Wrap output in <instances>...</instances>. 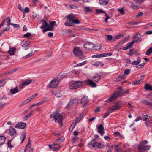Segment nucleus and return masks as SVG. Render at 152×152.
<instances>
[{
    "instance_id": "obj_1",
    "label": "nucleus",
    "mask_w": 152,
    "mask_h": 152,
    "mask_svg": "<svg viewBox=\"0 0 152 152\" xmlns=\"http://www.w3.org/2000/svg\"><path fill=\"white\" fill-rule=\"evenodd\" d=\"M51 118H54L55 122H58V124L61 126L62 124V116L57 112H55L50 115Z\"/></svg>"
},
{
    "instance_id": "obj_2",
    "label": "nucleus",
    "mask_w": 152,
    "mask_h": 152,
    "mask_svg": "<svg viewBox=\"0 0 152 152\" xmlns=\"http://www.w3.org/2000/svg\"><path fill=\"white\" fill-rule=\"evenodd\" d=\"M121 34L113 36L110 35H105L106 37L105 40L108 42H113L115 41L117 39L119 38V37L121 36Z\"/></svg>"
},
{
    "instance_id": "obj_3",
    "label": "nucleus",
    "mask_w": 152,
    "mask_h": 152,
    "mask_svg": "<svg viewBox=\"0 0 152 152\" xmlns=\"http://www.w3.org/2000/svg\"><path fill=\"white\" fill-rule=\"evenodd\" d=\"M83 85L82 81H76L70 85V88L72 89H76L80 87Z\"/></svg>"
},
{
    "instance_id": "obj_4",
    "label": "nucleus",
    "mask_w": 152,
    "mask_h": 152,
    "mask_svg": "<svg viewBox=\"0 0 152 152\" xmlns=\"http://www.w3.org/2000/svg\"><path fill=\"white\" fill-rule=\"evenodd\" d=\"M73 52L76 56L79 57L80 59L82 58L81 56H83V53L79 47H76L73 50Z\"/></svg>"
},
{
    "instance_id": "obj_5",
    "label": "nucleus",
    "mask_w": 152,
    "mask_h": 152,
    "mask_svg": "<svg viewBox=\"0 0 152 152\" xmlns=\"http://www.w3.org/2000/svg\"><path fill=\"white\" fill-rule=\"evenodd\" d=\"M149 148V146L145 145L141 142L138 145V149L140 152H144L146 150H148Z\"/></svg>"
},
{
    "instance_id": "obj_6",
    "label": "nucleus",
    "mask_w": 152,
    "mask_h": 152,
    "mask_svg": "<svg viewBox=\"0 0 152 152\" xmlns=\"http://www.w3.org/2000/svg\"><path fill=\"white\" fill-rule=\"evenodd\" d=\"M58 78H54L51 81L48 85L49 87L51 88H55L57 87L59 83Z\"/></svg>"
},
{
    "instance_id": "obj_7",
    "label": "nucleus",
    "mask_w": 152,
    "mask_h": 152,
    "mask_svg": "<svg viewBox=\"0 0 152 152\" xmlns=\"http://www.w3.org/2000/svg\"><path fill=\"white\" fill-rule=\"evenodd\" d=\"M75 73L76 74H77V72L75 71H71L67 74L65 73H60L58 77V78L61 79L63 78L67 77L68 76L72 75L73 74H74Z\"/></svg>"
},
{
    "instance_id": "obj_8",
    "label": "nucleus",
    "mask_w": 152,
    "mask_h": 152,
    "mask_svg": "<svg viewBox=\"0 0 152 152\" xmlns=\"http://www.w3.org/2000/svg\"><path fill=\"white\" fill-rule=\"evenodd\" d=\"M121 93V92L120 91L115 92L107 100L109 102H111L116 99L120 95Z\"/></svg>"
},
{
    "instance_id": "obj_9",
    "label": "nucleus",
    "mask_w": 152,
    "mask_h": 152,
    "mask_svg": "<svg viewBox=\"0 0 152 152\" xmlns=\"http://www.w3.org/2000/svg\"><path fill=\"white\" fill-rule=\"evenodd\" d=\"M84 48L87 50H90L94 48V44L91 42H87L84 45Z\"/></svg>"
},
{
    "instance_id": "obj_10",
    "label": "nucleus",
    "mask_w": 152,
    "mask_h": 152,
    "mask_svg": "<svg viewBox=\"0 0 152 152\" xmlns=\"http://www.w3.org/2000/svg\"><path fill=\"white\" fill-rule=\"evenodd\" d=\"M89 100L88 98V96H84L81 99L80 103L81 104L84 103L82 107L84 108L86 107L87 104L89 102Z\"/></svg>"
},
{
    "instance_id": "obj_11",
    "label": "nucleus",
    "mask_w": 152,
    "mask_h": 152,
    "mask_svg": "<svg viewBox=\"0 0 152 152\" xmlns=\"http://www.w3.org/2000/svg\"><path fill=\"white\" fill-rule=\"evenodd\" d=\"M32 82L31 79H27L24 82L20 84V88L21 89H23L25 86L30 84Z\"/></svg>"
},
{
    "instance_id": "obj_12",
    "label": "nucleus",
    "mask_w": 152,
    "mask_h": 152,
    "mask_svg": "<svg viewBox=\"0 0 152 152\" xmlns=\"http://www.w3.org/2000/svg\"><path fill=\"white\" fill-rule=\"evenodd\" d=\"M120 107V104L118 103H116L112 107L109 108V110H111V112H113L119 109Z\"/></svg>"
},
{
    "instance_id": "obj_13",
    "label": "nucleus",
    "mask_w": 152,
    "mask_h": 152,
    "mask_svg": "<svg viewBox=\"0 0 152 152\" xmlns=\"http://www.w3.org/2000/svg\"><path fill=\"white\" fill-rule=\"evenodd\" d=\"M97 143H98V142L96 141V140L93 139L88 143V146L90 147L92 145L93 148H97L98 144Z\"/></svg>"
},
{
    "instance_id": "obj_14",
    "label": "nucleus",
    "mask_w": 152,
    "mask_h": 152,
    "mask_svg": "<svg viewBox=\"0 0 152 152\" xmlns=\"http://www.w3.org/2000/svg\"><path fill=\"white\" fill-rule=\"evenodd\" d=\"M104 129L103 126L102 124H100L98 126L97 128L98 132L101 135L103 136L104 133Z\"/></svg>"
},
{
    "instance_id": "obj_15",
    "label": "nucleus",
    "mask_w": 152,
    "mask_h": 152,
    "mask_svg": "<svg viewBox=\"0 0 152 152\" xmlns=\"http://www.w3.org/2000/svg\"><path fill=\"white\" fill-rule=\"evenodd\" d=\"M26 126V123L23 122H19L15 126V127L18 128L23 129Z\"/></svg>"
},
{
    "instance_id": "obj_16",
    "label": "nucleus",
    "mask_w": 152,
    "mask_h": 152,
    "mask_svg": "<svg viewBox=\"0 0 152 152\" xmlns=\"http://www.w3.org/2000/svg\"><path fill=\"white\" fill-rule=\"evenodd\" d=\"M41 21L42 24L40 27V28L43 29L48 27L49 25L48 24L47 21L45 20H42Z\"/></svg>"
},
{
    "instance_id": "obj_17",
    "label": "nucleus",
    "mask_w": 152,
    "mask_h": 152,
    "mask_svg": "<svg viewBox=\"0 0 152 152\" xmlns=\"http://www.w3.org/2000/svg\"><path fill=\"white\" fill-rule=\"evenodd\" d=\"M86 80L87 83L91 87L93 88L96 87V84L92 80L89 79H87Z\"/></svg>"
},
{
    "instance_id": "obj_18",
    "label": "nucleus",
    "mask_w": 152,
    "mask_h": 152,
    "mask_svg": "<svg viewBox=\"0 0 152 152\" xmlns=\"http://www.w3.org/2000/svg\"><path fill=\"white\" fill-rule=\"evenodd\" d=\"M16 134V131L15 129L12 127H11L9 130V134L11 136H15Z\"/></svg>"
},
{
    "instance_id": "obj_19",
    "label": "nucleus",
    "mask_w": 152,
    "mask_h": 152,
    "mask_svg": "<svg viewBox=\"0 0 152 152\" xmlns=\"http://www.w3.org/2000/svg\"><path fill=\"white\" fill-rule=\"evenodd\" d=\"M133 39L136 42H140L142 41V38L140 37V35L138 34H136L133 37Z\"/></svg>"
},
{
    "instance_id": "obj_20",
    "label": "nucleus",
    "mask_w": 152,
    "mask_h": 152,
    "mask_svg": "<svg viewBox=\"0 0 152 152\" xmlns=\"http://www.w3.org/2000/svg\"><path fill=\"white\" fill-rule=\"evenodd\" d=\"M92 64L97 67H102L103 66V64L101 62L97 61L92 63Z\"/></svg>"
},
{
    "instance_id": "obj_21",
    "label": "nucleus",
    "mask_w": 152,
    "mask_h": 152,
    "mask_svg": "<svg viewBox=\"0 0 152 152\" xmlns=\"http://www.w3.org/2000/svg\"><path fill=\"white\" fill-rule=\"evenodd\" d=\"M84 12L86 13H91L92 12V10L91 7L84 6Z\"/></svg>"
},
{
    "instance_id": "obj_22",
    "label": "nucleus",
    "mask_w": 152,
    "mask_h": 152,
    "mask_svg": "<svg viewBox=\"0 0 152 152\" xmlns=\"http://www.w3.org/2000/svg\"><path fill=\"white\" fill-rule=\"evenodd\" d=\"M140 102L142 103L147 104L152 108V102H150L148 100L145 99L142 100Z\"/></svg>"
},
{
    "instance_id": "obj_23",
    "label": "nucleus",
    "mask_w": 152,
    "mask_h": 152,
    "mask_svg": "<svg viewBox=\"0 0 152 152\" xmlns=\"http://www.w3.org/2000/svg\"><path fill=\"white\" fill-rule=\"evenodd\" d=\"M66 18L69 20L71 22L72 21L73 19H75V17L74 15L72 14H71L67 16Z\"/></svg>"
},
{
    "instance_id": "obj_24",
    "label": "nucleus",
    "mask_w": 152,
    "mask_h": 152,
    "mask_svg": "<svg viewBox=\"0 0 152 152\" xmlns=\"http://www.w3.org/2000/svg\"><path fill=\"white\" fill-rule=\"evenodd\" d=\"M101 77L100 75L98 74H96L93 77V79L94 81H98L101 78Z\"/></svg>"
},
{
    "instance_id": "obj_25",
    "label": "nucleus",
    "mask_w": 152,
    "mask_h": 152,
    "mask_svg": "<svg viewBox=\"0 0 152 152\" xmlns=\"http://www.w3.org/2000/svg\"><path fill=\"white\" fill-rule=\"evenodd\" d=\"M137 60L132 62V64L133 65H138L140 63L141 58L140 57H138L137 58Z\"/></svg>"
},
{
    "instance_id": "obj_26",
    "label": "nucleus",
    "mask_w": 152,
    "mask_h": 152,
    "mask_svg": "<svg viewBox=\"0 0 152 152\" xmlns=\"http://www.w3.org/2000/svg\"><path fill=\"white\" fill-rule=\"evenodd\" d=\"M15 48H10L8 51V53L10 55H13L15 54Z\"/></svg>"
},
{
    "instance_id": "obj_27",
    "label": "nucleus",
    "mask_w": 152,
    "mask_h": 152,
    "mask_svg": "<svg viewBox=\"0 0 152 152\" xmlns=\"http://www.w3.org/2000/svg\"><path fill=\"white\" fill-rule=\"evenodd\" d=\"M10 91L11 94H14L16 93L19 92V91L17 87H16L14 88L11 89L10 90Z\"/></svg>"
},
{
    "instance_id": "obj_28",
    "label": "nucleus",
    "mask_w": 152,
    "mask_h": 152,
    "mask_svg": "<svg viewBox=\"0 0 152 152\" xmlns=\"http://www.w3.org/2000/svg\"><path fill=\"white\" fill-rule=\"evenodd\" d=\"M56 22L55 21H49L50 25L49 26L52 29V30L53 29V27L56 25Z\"/></svg>"
},
{
    "instance_id": "obj_29",
    "label": "nucleus",
    "mask_w": 152,
    "mask_h": 152,
    "mask_svg": "<svg viewBox=\"0 0 152 152\" xmlns=\"http://www.w3.org/2000/svg\"><path fill=\"white\" fill-rule=\"evenodd\" d=\"M6 140L5 137L4 136H0V146L2 145Z\"/></svg>"
},
{
    "instance_id": "obj_30",
    "label": "nucleus",
    "mask_w": 152,
    "mask_h": 152,
    "mask_svg": "<svg viewBox=\"0 0 152 152\" xmlns=\"http://www.w3.org/2000/svg\"><path fill=\"white\" fill-rule=\"evenodd\" d=\"M53 94L57 97H60L62 96V94L60 93V91H55L53 92Z\"/></svg>"
},
{
    "instance_id": "obj_31",
    "label": "nucleus",
    "mask_w": 152,
    "mask_h": 152,
    "mask_svg": "<svg viewBox=\"0 0 152 152\" xmlns=\"http://www.w3.org/2000/svg\"><path fill=\"white\" fill-rule=\"evenodd\" d=\"M144 89L147 90L152 91V86H150L147 83L145 85Z\"/></svg>"
},
{
    "instance_id": "obj_32",
    "label": "nucleus",
    "mask_w": 152,
    "mask_h": 152,
    "mask_svg": "<svg viewBox=\"0 0 152 152\" xmlns=\"http://www.w3.org/2000/svg\"><path fill=\"white\" fill-rule=\"evenodd\" d=\"M83 117V115H81L78 117L75 120V124H77L81 120Z\"/></svg>"
},
{
    "instance_id": "obj_33",
    "label": "nucleus",
    "mask_w": 152,
    "mask_h": 152,
    "mask_svg": "<svg viewBox=\"0 0 152 152\" xmlns=\"http://www.w3.org/2000/svg\"><path fill=\"white\" fill-rule=\"evenodd\" d=\"M26 137V133L24 132L21 136L20 137V140H22L21 143H22L25 140Z\"/></svg>"
},
{
    "instance_id": "obj_34",
    "label": "nucleus",
    "mask_w": 152,
    "mask_h": 152,
    "mask_svg": "<svg viewBox=\"0 0 152 152\" xmlns=\"http://www.w3.org/2000/svg\"><path fill=\"white\" fill-rule=\"evenodd\" d=\"M112 112H111V110H109V108L108 109L106 113L105 114V115L103 116V118H105L108 117L109 114Z\"/></svg>"
},
{
    "instance_id": "obj_35",
    "label": "nucleus",
    "mask_w": 152,
    "mask_h": 152,
    "mask_svg": "<svg viewBox=\"0 0 152 152\" xmlns=\"http://www.w3.org/2000/svg\"><path fill=\"white\" fill-rule=\"evenodd\" d=\"M99 3L101 5H106L108 4L107 1H103L102 0H99Z\"/></svg>"
},
{
    "instance_id": "obj_36",
    "label": "nucleus",
    "mask_w": 152,
    "mask_h": 152,
    "mask_svg": "<svg viewBox=\"0 0 152 152\" xmlns=\"http://www.w3.org/2000/svg\"><path fill=\"white\" fill-rule=\"evenodd\" d=\"M30 100H29L28 98L23 102L20 104L21 106H23L25 105H26L28 103L30 102Z\"/></svg>"
},
{
    "instance_id": "obj_37",
    "label": "nucleus",
    "mask_w": 152,
    "mask_h": 152,
    "mask_svg": "<svg viewBox=\"0 0 152 152\" xmlns=\"http://www.w3.org/2000/svg\"><path fill=\"white\" fill-rule=\"evenodd\" d=\"M129 52L130 53H129L128 54L130 56H131L132 55L136 53V50L135 49H130L129 50Z\"/></svg>"
},
{
    "instance_id": "obj_38",
    "label": "nucleus",
    "mask_w": 152,
    "mask_h": 152,
    "mask_svg": "<svg viewBox=\"0 0 152 152\" xmlns=\"http://www.w3.org/2000/svg\"><path fill=\"white\" fill-rule=\"evenodd\" d=\"M33 55V51H32L31 53L28 54L23 57L25 59H26L27 58L30 57L32 55Z\"/></svg>"
},
{
    "instance_id": "obj_39",
    "label": "nucleus",
    "mask_w": 152,
    "mask_h": 152,
    "mask_svg": "<svg viewBox=\"0 0 152 152\" xmlns=\"http://www.w3.org/2000/svg\"><path fill=\"white\" fill-rule=\"evenodd\" d=\"M152 52V47L148 49L146 52V54L149 56Z\"/></svg>"
},
{
    "instance_id": "obj_40",
    "label": "nucleus",
    "mask_w": 152,
    "mask_h": 152,
    "mask_svg": "<svg viewBox=\"0 0 152 152\" xmlns=\"http://www.w3.org/2000/svg\"><path fill=\"white\" fill-rule=\"evenodd\" d=\"M65 25L67 26H72V23L69 20L66 21L65 23Z\"/></svg>"
},
{
    "instance_id": "obj_41",
    "label": "nucleus",
    "mask_w": 152,
    "mask_h": 152,
    "mask_svg": "<svg viewBox=\"0 0 152 152\" xmlns=\"http://www.w3.org/2000/svg\"><path fill=\"white\" fill-rule=\"evenodd\" d=\"M135 43V41H134V40H133L131 42H129L126 45H127L128 46L130 47V48H131L132 47L133 44Z\"/></svg>"
},
{
    "instance_id": "obj_42",
    "label": "nucleus",
    "mask_w": 152,
    "mask_h": 152,
    "mask_svg": "<svg viewBox=\"0 0 152 152\" xmlns=\"http://www.w3.org/2000/svg\"><path fill=\"white\" fill-rule=\"evenodd\" d=\"M62 146L61 145H59L57 147H55L53 148V150L54 151H58L61 148Z\"/></svg>"
},
{
    "instance_id": "obj_43",
    "label": "nucleus",
    "mask_w": 152,
    "mask_h": 152,
    "mask_svg": "<svg viewBox=\"0 0 152 152\" xmlns=\"http://www.w3.org/2000/svg\"><path fill=\"white\" fill-rule=\"evenodd\" d=\"M5 80L4 79H2L0 80V87L3 86L5 84L4 81Z\"/></svg>"
},
{
    "instance_id": "obj_44",
    "label": "nucleus",
    "mask_w": 152,
    "mask_h": 152,
    "mask_svg": "<svg viewBox=\"0 0 152 152\" xmlns=\"http://www.w3.org/2000/svg\"><path fill=\"white\" fill-rule=\"evenodd\" d=\"M47 28H44V29L43 31V33H45V32L48 31H52V29L50 28L49 26L48 27H47Z\"/></svg>"
},
{
    "instance_id": "obj_45",
    "label": "nucleus",
    "mask_w": 152,
    "mask_h": 152,
    "mask_svg": "<svg viewBox=\"0 0 152 152\" xmlns=\"http://www.w3.org/2000/svg\"><path fill=\"white\" fill-rule=\"evenodd\" d=\"M101 48V47L100 45H94V48H93V49L95 50H99Z\"/></svg>"
},
{
    "instance_id": "obj_46",
    "label": "nucleus",
    "mask_w": 152,
    "mask_h": 152,
    "mask_svg": "<svg viewBox=\"0 0 152 152\" xmlns=\"http://www.w3.org/2000/svg\"><path fill=\"white\" fill-rule=\"evenodd\" d=\"M118 10L121 14L123 15L124 14V11L123 8H122L121 9H118Z\"/></svg>"
},
{
    "instance_id": "obj_47",
    "label": "nucleus",
    "mask_w": 152,
    "mask_h": 152,
    "mask_svg": "<svg viewBox=\"0 0 152 152\" xmlns=\"http://www.w3.org/2000/svg\"><path fill=\"white\" fill-rule=\"evenodd\" d=\"M6 20L7 23H8V24L7 25V26H9L10 25H11V24H10L12 23H10L11 20L10 19V18L9 17H7Z\"/></svg>"
},
{
    "instance_id": "obj_48",
    "label": "nucleus",
    "mask_w": 152,
    "mask_h": 152,
    "mask_svg": "<svg viewBox=\"0 0 152 152\" xmlns=\"http://www.w3.org/2000/svg\"><path fill=\"white\" fill-rule=\"evenodd\" d=\"M32 113H31L30 114L28 115H26L24 117H23V120H26L28 118H29L31 115H32Z\"/></svg>"
},
{
    "instance_id": "obj_49",
    "label": "nucleus",
    "mask_w": 152,
    "mask_h": 152,
    "mask_svg": "<svg viewBox=\"0 0 152 152\" xmlns=\"http://www.w3.org/2000/svg\"><path fill=\"white\" fill-rule=\"evenodd\" d=\"M31 35L30 33L27 32L26 34L24 35L23 37L24 38H27L30 37Z\"/></svg>"
},
{
    "instance_id": "obj_50",
    "label": "nucleus",
    "mask_w": 152,
    "mask_h": 152,
    "mask_svg": "<svg viewBox=\"0 0 152 152\" xmlns=\"http://www.w3.org/2000/svg\"><path fill=\"white\" fill-rule=\"evenodd\" d=\"M78 102L79 101L76 99H75L71 101V102L72 103V104L78 103Z\"/></svg>"
},
{
    "instance_id": "obj_51",
    "label": "nucleus",
    "mask_w": 152,
    "mask_h": 152,
    "mask_svg": "<svg viewBox=\"0 0 152 152\" xmlns=\"http://www.w3.org/2000/svg\"><path fill=\"white\" fill-rule=\"evenodd\" d=\"M97 143L98 144L97 148L99 149H101L104 147V145H102L100 142H98V143Z\"/></svg>"
},
{
    "instance_id": "obj_52",
    "label": "nucleus",
    "mask_w": 152,
    "mask_h": 152,
    "mask_svg": "<svg viewBox=\"0 0 152 152\" xmlns=\"http://www.w3.org/2000/svg\"><path fill=\"white\" fill-rule=\"evenodd\" d=\"M10 28L9 26H7L5 27L3 30H1L2 31V32H4L8 31L10 30Z\"/></svg>"
},
{
    "instance_id": "obj_53",
    "label": "nucleus",
    "mask_w": 152,
    "mask_h": 152,
    "mask_svg": "<svg viewBox=\"0 0 152 152\" xmlns=\"http://www.w3.org/2000/svg\"><path fill=\"white\" fill-rule=\"evenodd\" d=\"M96 12L98 14L102 13H103L104 14L105 13V12L104 11L100 9H97Z\"/></svg>"
},
{
    "instance_id": "obj_54",
    "label": "nucleus",
    "mask_w": 152,
    "mask_h": 152,
    "mask_svg": "<svg viewBox=\"0 0 152 152\" xmlns=\"http://www.w3.org/2000/svg\"><path fill=\"white\" fill-rule=\"evenodd\" d=\"M10 24H11V25L13 26L15 28H19L20 26V25L19 24H13L12 23Z\"/></svg>"
},
{
    "instance_id": "obj_55",
    "label": "nucleus",
    "mask_w": 152,
    "mask_h": 152,
    "mask_svg": "<svg viewBox=\"0 0 152 152\" xmlns=\"http://www.w3.org/2000/svg\"><path fill=\"white\" fill-rule=\"evenodd\" d=\"M29 142H28V143H27V144L26 145V148H25V150H24V152H25L28 149L27 148L29 146V145H30V143H31V141L30 140H29Z\"/></svg>"
},
{
    "instance_id": "obj_56",
    "label": "nucleus",
    "mask_w": 152,
    "mask_h": 152,
    "mask_svg": "<svg viewBox=\"0 0 152 152\" xmlns=\"http://www.w3.org/2000/svg\"><path fill=\"white\" fill-rule=\"evenodd\" d=\"M151 124L152 122L150 121H148L145 123L147 127L151 126L150 124Z\"/></svg>"
},
{
    "instance_id": "obj_57",
    "label": "nucleus",
    "mask_w": 152,
    "mask_h": 152,
    "mask_svg": "<svg viewBox=\"0 0 152 152\" xmlns=\"http://www.w3.org/2000/svg\"><path fill=\"white\" fill-rule=\"evenodd\" d=\"M72 23H74L75 24H79L80 23L78 19L75 20L73 19V20L72 22Z\"/></svg>"
},
{
    "instance_id": "obj_58",
    "label": "nucleus",
    "mask_w": 152,
    "mask_h": 152,
    "mask_svg": "<svg viewBox=\"0 0 152 152\" xmlns=\"http://www.w3.org/2000/svg\"><path fill=\"white\" fill-rule=\"evenodd\" d=\"M130 69H128L126 70L124 72V73L125 75H128L130 72Z\"/></svg>"
},
{
    "instance_id": "obj_59",
    "label": "nucleus",
    "mask_w": 152,
    "mask_h": 152,
    "mask_svg": "<svg viewBox=\"0 0 152 152\" xmlns=\"http://www.w3.org/2000/svg\"><path fill=\"white\" fill-rule=\"evenodd\" d=\"M45 100H43V101H42L41 102H38V103H36V104L37 105V106L40 105L42 104H43L45 103Z\"/></svg>"
},
{
    "instance_id": "obj_60",
    "label": "nucleus",
    "mask_w": 152,
    "mask_h": 152,
    "mask_svg": "<svg viewBox=\"0 0 152 152\" xmlns=\"http://www.w3.org/2000/svg\"><path fill=\"white\" fill-rule=\"evenodd\" d=\"M114 134L115 136H121V134L118 131H116V132H114L113 133Z\"/></svg>"
},
{
    "instance_id": "obj_61",
    "label": "nucleus",
    "mask_w": 152,
    "mask_h": 152,
    "mask_svg": "<svg viewBox=\"0 0 152 152\" xmlns=\"http://www.w3.org/2000/svg\"><path fill=\"white\" fill-rule=\"evenodd\" d=\"M64 140V139L63 137H61L60 139H57V140L59 144L62 142Z\"/></svg>"
},
{
    "instance_id": "obj_62",
    "label": "nucleus",
    "mask_w": 152,
    "mask_h": 152,
    "mask_svg": "<svg viewBox=\"0 0 152 152\" xmlns=\"http://www.w3.org/2000/svg\"><path fill=\"white\" fill-rule=\"evenodd\" d=\"M22 47H25L26 46L28 45V43L26 42H23L22 43Z\"/></svg>"
},
{
    "instance_id": "obj_63",
    "label": "nucleus",
    "mask_w": 152,
    "mask_h": 152,
    "mask_svg": "<svg viewBox=\"0 0 152 152\" xmlns=\"http://www.w3.org/2000/svg\"><path fill=\"white\" fill-rule=\"evenodd\" d=\"M76 124H75V123H73L71 124V126H70V129H71V130H72L73 129V128L75 126Z\"/></svg>"
},
{
    "instance_id": "obj_64",
    "label": "nucleus",
    "mask_w": 152,
    "mask_h": 152,
    "mask_svg": "<svg viewBox=\"0 0 152 152\" xmlns=\"http://www.w3.org/2000/svg\"><path fill=\"white\" fill-rule=\"evenodd\" d=\"M126 78V76L125 75H120L118 76L119 78H121L122 79H124Z\"/></svg>"
}]
</instances>
